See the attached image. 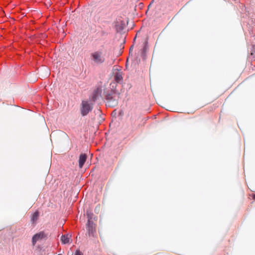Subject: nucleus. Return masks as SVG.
Listing matches in <instances>:
<instances>
[{
  "label": "nucleus",
  "mask_w": 255,
  "mask_h": 255,
  "mask_svg": "<svg viewBox=\"0 0 255 255\" xmlns=\"http://www.w3.org/2000/svg\"><path fill=\"white\" fill-rule=\"evenodd\" d=\"M47 234H45L44 231H41L35 234L32 238V243L34 246L37 241L41 240L47 238Z\"/></svg>",
  "instance_id": "5"
},
{
  "label": "nucleus",
  "mask_w": 255,
  "mask_h": 255,
  "mask_svg": "<svg viewBox=\"0 0 255 255\" xmlns=\"http://www.w3.org/2000/svg\"><path fill=\"white\" fill-rule=\"evenodd\" d=\"M75 255H83V254L79 250H77L75 252Z\"/></svg>",
  "instance_id": "14"
},
{
  "label": "nucleus",
  "mask_w": 255,
  "mask_h": 255,
  "mask_svg": "<svg viewBox=\"0 0 255 255\" xmlns=\"http://www.w3.org/2000/svg\"><path fill=\"white\" fill-rule=\"evenodd\" d=\"M39 217V212L38 211H35L31 217V221L33 223H35Z\"/></svg>",
  "instance_id": "11"
},
{
  "label": "nucleus",
  "mask_w": 255,
  "mask_h": 255,
  "mask_svg": "<svg viewBox=\"0 0 255 255\" xmlns=\"http://www.w3.org/2000/svg\"><path fill=\"white\" fill-rule=\"evenodd\" d=\"M113 88H114V86L112 85ZM104 95L106 100L108 102H111L115 100L116 96V90L115 89H108L104 91Z\"/></svg>",
  "instance_id": "3"
},
{
  "label": "nucleus",
  "mask_w": 255,
  "mask_h": 255,
  "mask_svg": "<svg viewBox=\"0 0 255 255\" xmlns=\"http://www.w3.org/2000/svg\"><path fill=\"white\" fill-rule=\"evenodd\" d=\"M93 103L87 101H82L81 104L80 112L82 116H87L93 110Z\"/></svg>",
  "instance_id": "1"
},
{
  "label": "nucleus",
  "mask_w": 255,
  "mask_h": 255,
  "mask_svg": "<svg viewBox=\"0 0 255 255\" xmlns=\"http://www.w3.org/2000/svg\"><path fill=\"white\" fill-rule=\"evenodd\" d=\"M147 41H145L144 42V47H143V48L142 54H143L145 52V51L146 50V49H147Z\"/></svg>",
  "instance_id": "13"
},
{
  "label": "nucleus",
  "mask_w": 255,
  "mask_h": 255,
  "mask_svg": "<svg viewBox=\"0 0 255 255\" xmlns=\"http://www.w3.org/2000/svg\"><path fill=\"white\" fill-rule=\"evenodd\" d=\"M96 225L94 222H87L86 230L89 237H94L96 233Z\"/></svg>",
  "instance_id": "4"
},
{
  "label": "nucleus",
  "mask_w": 255,
  "mask_h": 255,
  "mask_svg": "<svg viewBox=\"0 0 255 255\" xmlns=\"http://www.w3.org/2000/svg\"><path fill=\"white\" fill-rule=\"evenodd\" d=\"M253 198L255 200V194L254 195Z\"/></svg>",
  "instance_id": "15"
},
{
  "label": "nucleus",
  "mask_w": 255,
  "mask_h": 255,
  "mask_svg": "<svg viewBox=\"0 0 255 255\" xmlns=\"http://www.w3.org/2000/svg\"><path fill=\"white\" fill-rule=\"evenodd\" d=\"M101 93L102 90L99 88H97L93 91L92 95L91 97V101L92 102V103L93 104V103L96 101L99 97L101 96Z\"/></svg>",
  "instance_id": "6"
},
{
  "label": "nucleus",
  "mask_w": 255,
  "mask_h": 255,
  "mask_svg": "<svg viewBox=\"0 0 255 255\" xmlns=\"http://www.w3.org/2000/svg\"><path fill=\"white\" fill-rule=\"evenodd\" d=\"M92 60L97 64H101L104 62L105 57L102 51H97L92 53L91 55Z\"/></svg>",
  "instance_id": "2"
},
{
  "label": "nucleus",
  "mask_w": 255,
  "mask_h": 255,
  "mask_svg": "<svg viewBox=\"0 0 255 255\" xmlns=\"http://www.w3.org/2000/svg\"><path fill=\"white\" fill-rule=\"evenodd\" d=\"M86 216L88 218V222H94L93 220H95L94 215L91 211L87 210L86 211Z\"/></svg>",
  "instance_id": "9"
},
{
  "label": "nucleus",
  "mask_w": 255,
  "mask_h": 255,
  "mask_svg": "<svg viewBox=\"0 0 255 255\" xmlns=\"http://www.w3.org/2000/svg\"><path fill=\"white\" fill-rule=\"evenodd\" d=\"M58 255H62L61 254H58Z\"/></svg>",
  "instance_id": "16"
},
{
  "label": "nucleus",
  "mask_w": 255,
  "mask_h": 255,
  "mask_svg": "<svg viewBox=\"0 0 255 255\" xmlns=\"http://www.w3.org/2000/svg\"><path fill=\"white\" fill-rule=\"evenodd\" d=\"M87 159V155L86 154H81L79 159V166L82 168Z\"/></svg>",
  "instance_id": "8"
},
{
  "label": "nucleus",
  "mask_w": 255,
  "mask_h": 255,
  "mask_svg": "<svg viewBox=\"0 0 255 255\" xmlns=\"http://www.w3.org/2000/svg\"><path fill=\"white\" fill-rule=\"evenodd\" d=\"M115 81L118 84H122L123 82L122 73L120 71H116L114 75Z\"/></svg>",
  "instance_id": "7"
},
{
  "label": "nucleus",
  "mask_w": 255,
  "mask_h": 255,
  "mask_svg": "<svg viewBox=\"0 0 255 255\" xmlns=\"http://www.w3.org/2000/svg\"><path fill=\"white\" fill-rule=\"evenodd\" d=\"M61 240L63 244H66L69 242L70 237L68 235H63L61 236Z\"/></svg>",
  "instance_id": "10"
},
{
  "label": "nucleus",
  "mask_w": 255,
  "mask_h": 255,
  "mask_svg": "<svg viewBox=\"0 0 255 255\" xmlns=\"http://www.w3.org/2000/svg\"><path fill=\"white\" fill-rule=\"evenodd\" d=\"M124 23L123 21H122L121 22V23L120 24H116V26L117 27V29L120 30H122L124 29Z\"/></svg>",
  "instance_id": "12"
}]
</instances>
